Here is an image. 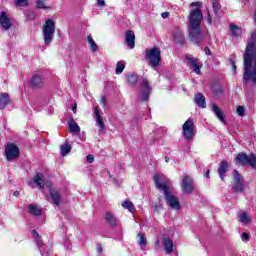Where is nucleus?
<instances>
[{"label": "nucleus", "mask_w": 256, "mask_h": 256, "mask_svg": "<svg viewBox=\"0 0 256 256\" xmlns=\"http://www.w3.org/2000/svg\"><path fill=\"white\" fill-rule=\"evenodd\" d=\"M243 81L256 85V30L248 38V44L243 56Z\"/></svg>", "instance_id": "obj_1"}, {"label": "nucleus", "mask_w": 256, "mask_h": 256, "mask_svg": "<svg viewBox=\"0 0 256 256\" xmlns=\"http://www.w3.org/2000/svg\"><path fill=\"white\" fill-rule=\"evenodd\" d=\"M203 21V13L201 9L195 8L190 12L188 18V35L189 40L194 45H201L202 41H205L207 37V32H203L199 27H201V23Z\"/></svg>", "instance_id": "obj_2"}, {"label": "nucleus", "mask_w": 256, "mask_h": 256, "mask_svg": "<svg viewBox=\"0 0 256 256\" xmlns=\"http://www.w3.org/2000/svg\"><path fill=\"white\" fill-rule=\"evenodd\" d=\"M153 180L157 190L163 191L167 205L170 206L171 209L179 211L181 209V203L179 202V198L171 192V181L163 174L154 175Z\"/></svg>", "instance_id": "obj_3"}, {"label": "nucleus", "mask_w": 256, "mask_h": 256, "mask_svg": "<svg viewBox=\"0 0 256 256\" xmlns=\"http://www.w3.org/2000/svg\"><path fill=\"white\" fill-rule=\"evenodd\" d=\"M145 59L152 69L159 67V63H161V50L157 47L146 49Z\"/></svg>", "instance_id": "obj_4"}, {"label": "nucleus", "mask_w": 256, "mask_h": 256, "mask_svg": "<svg viewBox=\"0 0 256 256\" xmlns=\"http://www.w3.org/2000/svg\"><path fill=\"white\" fill-rule=\"evenodd\" d=\"M235 161L236 165H242L243 167L249 165L252 169H256V155L253 153L247 155L246 153L241 152L236 155Z\"/></svg>", "instance_id": "obj_5"}, {"label": "nucleus", "mask_w": 256, "mask_h": 256, "mask_svg": "<svg viewBox=\"0 0 256 256\" xmlns=\"http://www.w3.org/2000/svg\"><path fill=\"white\" fill-rule=\"evenodd\" d=\"M55 35V22L51 19L46 20L43 29V39L46 45H50L53 42Z\"/></svg>", "instance_id": "obj_6"}, {"label": "nucleus", "mask_w": 256, "mask_h": 256, "mask_svg": "<svg viewBox=\"0 0 256 256\" xmlns=\"http://www.w3.org/2000/svg\"><path fill=\"white\" fill-rule=\"evenodd\" d=\"M182 136L186 141H191L195 137V121L193 118H188L182 125Z\"/></svg>", "instance_id": "obj_7"}, {"label": "nucleus", "mask_w": 256, "mask_h": 256, "mask_svg": "<svg viewBox=\"0 0 256 256\" xmlns=\"http://www.w3.org/2000/svg\"><path fill=\"white\" fill-rule=\"evenodd\" d=\"M234 182L232 184L233 193H243L245 191V184L243 183V176L239 174V171H233Z\"/></svg>", "instance_id": "obj_8"}, {"label": "nucleus", "mask_w": 256, "mask_h": 256, "mask_svg": "<svg viewBox=\"0 0 256 256\" xmlns=\"http://www.w3.org/2000/svg\"><path fill=\"white\" fill-rule=\"evenodd\" d=\"M181 189L186 195H191L195 189L193 178L189 175H185L181 182Z\"/></svg>", "instance_id": "obj_9"}, {"label": "nucleus", "mask_w": 256, "mask_h": 256, "mask_svg": "<svg viewBox=\"0 0 256 256\" xmlns=\"http://www.w3.org/2000/svg\"><path fill=\"white\" fill-rule=\"evenodd\" d=\"M5 155L8 161L19 159V147L13 143H8L6 145Z\"/></svg>", "instance_id": "obj_10"}, {"label": "nucleus", "mask_w": 256, "mask_h": 256, "mask_svg": "<svg viewBox=\"0 0 256 256\" xmlns=\"http://www.w3.org/2000/svg\"><path fill=\"white\" fill-rule=\"evenodd\" d=\"M186 61H188L189 65L194 68L193 71L196 75H201V67H203V65L199 63V59L193 58L191 54H187Z\"/></svg>", "instance_id": "obj_11"}, {"label": "nucleus", "mask_w": 256, "mask_h": 256, "mask_svg": "<svg viewBox=\"0 0 256 256\" xmlns=\"http://www.w3.org/2000/svg\"><path fill=\"white\" fill-rule=\"evenodd\" d=\"M172 37L175 43H178L179 45H184L185 34L183 33V30H181V28L175 27L172 31Z\"/></svg>", "instance_id": "obj_12"}, {"label": "nucleus", "mask_w": 256, "mask_h": 256, "mask_svg": "<svg viewBox=\"0 0 256 256\" xmlns=\"http://www.w3.org/2000/svg\"><path fill=\"white\" fill-rule=\"evenodd\" d=\"M142 88V101H149V96L151 95L152 89L147 78H142Z\"/></svg>", "instance_id": "obj_13"}, {"label": "nucleus", "mask_w": 256, "mask_h": 256, "mask_svg": "<svg viewBox=\"0 0 256 256\" xmlns=\"http://www.w3.org/2000/svg\"><path fill=\"white\" fill-rule=\"evenodd\" d=\"M30 85L32 89H41L45 85V79L41 75L35 74L30 81Z\"/></svg>", "instance_id": "obj_14"}, {"label": "nucleus", "mask_w": 256, "mask_h": 256, "mask_svg": "<svg viewBox=\"0 0 256 256\" xmlns=\"http://www.w3.org/2000/svg\"><path fill=\"white\" fill-rule=\"evenodd\" d=\"M94 114L96 115V125L99 127V133H105L107 131V126H105V122H103V117L99 113V107H95Z\"/></svg>", "instance_id": "obj_15"}, {"label": "nucleus", "mask_w": 256, "mask_h": 256, "mask_svg": "<svg viewBox=\"0 0 256 256\" xmlns=\"http://www.w3.org/2000/svg\"><path fill=\"white\" fill-rule=\"evenodd\" d=\"M0 25L3 29V31H9L11 29L12 24L11 20L9 19V16H7V12H1L0 14Z\"/></svg>", "instance_id": "obj_16"}, {"label": "nucleus", "mask_w": 256, "mask_h": 256, "mask_svg": "<svg viewBox=\"0 0 256 256\" xmlns=\"http://www.w3.org/2000/svg\"><path fill=\"white\" fill-rule=\"evenodd\" d=\"M125 43L129 49H135V32L133 30H127L125 32Z\"/></svg>", "instance_id": "obj_17"}, {"label": "nucleus", "mask_w": 256, "mask_h": 256, "mask_svg": "<svg viewBox=\"0 0 256 256\" xmlns=\"http://www.w3.org/2000/svg\"><path fill=\"white\" fill-rule=\"evenodd\" d=\"M227 171H229V164L227 163V161L223 160L220 163V167L218 168V173L221 181H225V173H227Z\"/></svg>", "instance_id": "obj_18"}, {"label": "nucleus", "mask_w": 256, "mask_h": 256, "mask_svg": "<svg viewBox=\"0 0 256 256\" xmlns=\"http://www.w3.org/2000/svg\"><path fill=\"white\" fill-rule=\"evenodd\" d=\"M105 219L112 229H115V227L119 225V223L117 222V218L111 212H106Z\"/></svg>", "instance_id": "obj_19"}, {"label": "nucleus", "mask_w": 256, "mask_h": 256, "mask_svg": "<svg viewBox=\"0 0 256 256\" xmlns=\"http://www.w3.org/2000/svg\"><path fill=\"white\" fill-rule=\"evenodd\" d=\"M211 107L214 115H216L219 121H221V123H226L225 116L223 115V111H221V108H219V106H217L215 103H212Z\"/></svg>", "instance_id": "obj_20"}, {"label": "nucleus", "mask_w": 256, "mask_h": 256, "mask_svg": "<svg viewBox=\"0 0 256 256\" xmlns=\"http://www.w3.org/2000/svg\"><path fill=\"white\" fill-rule=\"evenodd\" d=\"M163 245L166 255H171L173 253V240L171 238H164Z\"/></svg>", "instance_id": "obj_21"}, {"label": "nucleus", "mask_w": 256, "mask_h": 256, "mask_svg": "<svg viewBox=\"0 0 256 256\" xmlns=\"http://www.w3.org/2000/svg\"><path fill=\"white\" fill-rule=\"evenodd\" d=\"M194 101H195L196 105H198L200 107V109H205L207 107V102L205 100V96H203V94H201V93L196 94Z\"/></svg>", "instance_id": "obj_22"}, {"label": "nucleus", "mask_w": 256, "mask_h": 256, "mask_svg": "<svg viewBox=\"0 0 256 256\" xmlns=\"http://www.w3.org/2000/svg\"><path fill=\"white\" fill-rule=\"evenodd\" d=\"M50 196L53 201V204L56 205V207H59V205H61V192L57 190H51Z\"/></svg>", "instance_id": "obj_23"}, {"label": "nucleus", "mask_w": 256, "mask_h": 256, "mask_svg": "<svg viewBox=\"0 0 256 256\" xmlns=\"http://www.w3.org/2000/svg\"><path fill=\"white\" fill-rule=\"evenodd\" d=\"M11 103V99L9 98V93H1L0 94V109H5L7 105Z\"/></svg>", "instance_id": "obj_24"}, {"label": "nucleus", "mask_w": 256, "mask_h": 256, "mask_svg": "<svg viewBox=\"0 0 256 256\" xmlns=\"http://www.w3.org/2000/svg\"><path fill=\"white\" fill-rule=\"evenodd\" d=\"M34 183H36L40 189H45V176L43 173H37L35 175Z\"/></svg>", "instance_id": "obj_25"}, {"label": "nucleus", "mask_w": 256, "mask_h": 256, "mask_svg": "<svg viewBox=\"0 0 256 256\" xmlns=\"http://www.w3.org/2000/svg\"><path fill=\"white\" fill-rule=\"evenodd\" d=\"M212 9L216 15V17H222L223 12L221 11V4L217 0H212Z\"/></svg>", "instance_id": "obj_26"}, {"label": "nucleus", "mask_w": 256, "mask_h": 256, "mask_svg": "<svg viewBox=\"0 0 256 256\" xmlns=\"http://www.w3.org/2000/svg\"><path fill=\"white\" fill-rule=\"evenodd\" d=\"M68 130L71 133H81V127H79V124H77V122H75V120H70L69 124H68Z\"/></svg>", "instance_id": "obj_27"}, {"label": "nucleus", "mask_w": 256, "mask_h": 256, "mask_svg": "<svg viewBox=\"0 0 256 256\" xmlns=\"http://www.w3.org/2000/svg\"><path fill=\"white\" fill-rule=\"evenodd\" d=\"M126 79H127L128 84H130L132 86L137 85V81H139V77L135 73H128L126 75Z\"/></svg>", "instance_id": "obj_28"}, {"label": "nucleus", "mask_w": 256, "mask_h": 256, "mask_svg": "<svg viewBox=\"0 0 256 256\" xmlns=\"http://www.w3.org/2000/svg\"><path fill=\"white\" fill-rule=\"evenodd\" d=\"M28 213H30V215H35L36 217H39L42 211L41 208L37 207V205L30 204L28 206Z\"/></svg>", "instance_id": "obj_29"}, {"label": "nucleus", "mask_w": 256, "mask_h": 256, "mask_svg": "<svg viewBox=\"0 0 256 256\" xmlns=\"http://www.w3.org/2000/svg\"><path fill=\"white\" fill-rule=\"evenodd\" d=\"M230 31L233 37H241V35H243V30L235 24L230 25Z\"/></svg>", "instance_id": "obj_30"}, {"label": "nucleus", "mask_w": 256, "mask_h": 256, "mask_svg": "<svg viewBox=\"0 0 256 256\" xmlns=\"http://www.w3.org/2000/svg\"><path fill=\"white\" fill-rule=\"evenodd\" d=\"M87 41L90 45V49L93 53H97L99 51V46H97V43H95V40H93V37L87 36Z\"/></svg>", "instance_id": "obj_31"}, {"label": "nucleus", "mask_w": 256, "mask_h": 256, "mask_svg": "<svg viewBox=\"0 0 256 256\" xmlns=\"http://www.w3.org/2000/svg\"><path fill=\"white\" fill-rule=\"evenodd\" d=\"M60 153L63 157L65 155H69L71 153V145L69 143H65L60 147Z\"/></svg>", "instance_id": "obj_32"}, {"label": "nucleus", "mask_w": 256, "mask_h": 256, "mask_svg": "<svg viewBox=\"0 0 256 256\" xmlns=\"http://www.w3.org/2000/svg\"><path fill=\"white\" fill-rule=\"evenodd\" d=\"M122 207L124 209H128V211H130V213H133V211H135V205H133V202L129 201V200H125L122 203Z\"/></svg>", "instance_id": "obj_33"}, {"label": "nucleus", "mask_w": 256, "mask_h": 256, "mask_svg": "<svg viewBox=\"0 0 256 256\" xmlns=\"http://www.w3.org/2000/svg\"><path fill=\"white\" fill-rule=\"evenodd\" d=\"M138 238V245H140V247H145L147 245V238H145V234L139 232Z\"/></svg>", "instance_id": "obj_34"}, {"label": "nucleus", "mask_w": 256, "mask_h": 256, "mask_svg": "<svg viewBox=\"0 0 256 256\" xmlns=\"http://www.w3.org/2000/svg\"><path fill=\"white\" fill-rule=\"evenodd\" d=\"M124 69H125V63H123L121 61L118 62L116 64V75H121V73H123Z\"/></svg>", "instance_id": "obj_35"}, {"label": "nucleus", "mask_w": 256, "mask_h": 256, "mask_svg": "<svg viewBox=\"0 0 256 256\" xmlns=\"http://www.w3.org/2000/svg\"><path fill=\"white\" fill-rule=\"evenodd\" d=\"M240 221L244 224L247 225V223H249V221H251L249 219V216L247 215V212H240Z\"/></svg>", "instance_id": "obj_36"}, {"label": "nucleus", "mask_w": 256, "mask_h": 256, "mask_svg": "<svg viewBox=\"0 0 256 256\" xmlns=\"http://www.w3.org/2000/svg\"><path fill=\"white\" fill-rule=\"evenodd\" d=\"M14 5L16 7H27V5H29V1L28 0H15Z\"/></svg>", "instance_id": "obj_37"}, {"label": "nucleus", "mask_w": 256, "mask_h": 256, "mask_svg": "<svg viewBox=\"0 0 256 256\" xmlns=\"http://www.w3.org/2000/svg\"><path fill=\"white\" fill-rule=\"evenodd\" d=\"M46 0H38L36 1V7L37 9H49V7H47V5L45 4Z\"/></svg>", "instance_id": "obj_38"}, {"label": "nucleus", "mask_w": 256, "mask_h": 256, "mask_svg": "<svg viewBox=\"0 0 256 256\" xmlns=\"http://www.w3.org/2000/svg\"><path fill=\"white\" fill-rule=\"evenodd\" d=\"M236 111L237 114L240 115V117H243V115H245V107L243 106H238Z\"/></svg>", "instance_id": "obj_39"}, {"label": "nucleus", "mask_w": 256, "mask_h": 256, "mask_svg": "<svg viewBox=\"0 0 256 256\" xmlns=\"http://www.w3.org/2000/svg\"><path fill=\"white\" fill-rule=\"evenodd\" d=\"M214 94L223 95V88L221 86L217 87L216 89H214Z\"/></svg>", "instance_id": "obj_40"}, {"label": "nucleus", "mask_w": 256, "mask_h": 256, "mask_svg": "<svg viewBox=\"0 0 256 256\" xmlns=\"http://www.w3.org/2000/svg\"><path fill=\"white\" fill-rule=\"evenodd\" d=\"M26 17H27L28 19H31V20L35 19V17H36L35 12H28V13L26 14Z\"/></svg>", "instance_id": "obj_41"}, {"label": "nucleus", "mask_w": 256, "mask_h": 256, "mask_svg": "<svg viewBox=\"0 0 256 256\" xmlns=\"http://www.w3.org/2000/svg\"><path fill=\"white\" fill-rule=\"evenodd\" d=\"M86 161H88V163H93V161H95V157L93 155L89 154L86 157Z\"/></svg>", "instance_id": "obj_42"}, {"label": "nucleus", "mask_w": 256, "mask_h": 256, "mask_svg": "<svg viewBox=\"0 0 256 256\" xmlns=\"http://www.w3.org/2000/svg\"><path fill=\"white\" fill-rule=\"evenodd\" d=\"M36 244H37V247L41 248L43 247V240L40 238H36Z\"/></svg>", "instance_id": "obj_43"}, {"label": "nucleus", "mask_w": 256, "mask_h": 256, "mask_svg": "<svg viewBox=\"0 0 256 256\" xmlns=\"http://www.w3.org/2000/svg\"><path fill=\"white\" fill-rule=\"evenodd\" d=\"M230 63L232 65V69H233L234 73H237V66L235 65V61L230 59Z\"/></svg>", "instance_id": "obj_44"}, {"label": "nucleus", "mask_w": 256, "mask_h": 256, "mask_svg": "<svg viewBox=\"0 0 256 256\" xmlns=\"http://www.w3.org/2000/svg\"><path fill=\"white\" fill-rule=\"evenodd\" d=\"M241 239L242 241H249V234L244 232L241 236Z\"/></svg>", "instance_id": "obj_45"}, {"label": "nucleus", "mask_w": 256, "mask_h": 256, "mask_svg": "<svg viewBox=\"0 0 256 256\" xmlns=\"http://www.w3.org/2000/svg\"><path fill=\"white\" fill-rule=\"evenodd\" d=\"M96 249H97L98 253H103V246L101 244H97Z\"/></svg>", "instance_id": "obj_46"}, {"label": "nucleus", "mask_w": 256, "mask_h": 256, "mask_svg": "<svg viewBox=\"0 0 256 256\" xmlns=\"http://www.w3.org/2000/svg\"><path fill=\"white\" fill-rule=\"evenodd\" d=\"M99 7H105V0H97Z\"/></svg>", "instance_id": "obj_47"}, {"label": "nucleus", "mask_w": 256, "mask_h": 256, "mask_svg": "<svg viewBox=\"0 0 256 256\" xmlns=\"http://www.w3.org/2000/svg\"><path fill=\"white\" fill-rule=\"evenodd\" d=\"M101 104L104 105V107L107 105V98H105V96L101 98Z\"/></svg>", "instance_id": "obj_48"}, {"label": "nucleus", "mask_w": 256, "mask_h": 256, "mask_svg": "<svg viewBox=\"0 0 256 256\" xmlns=\"http://www.w3.org/2000/svg\"><path fill=\"white\" fill-rule=\"evenodd\" d=\"M33 237H36V239H39L41 236H39V233L36 232V230H32Z\"/></svg>", "instance_id": "obj_49"}, {"label": "nucleus", "mask_w": 256, "mask_h": 256, "mask_svg": "<svg viewBox=\"0 0 256 256\" xmlns=\"http://www.w3.org/2000/svg\"><path fill=\"white\" fill-rule=\"evenodd\" d=\"M204 53H205L206 55H211V49H209V47H205V48H204Z\"/></svg>", "instance_id": "obj_50"}, {"label": "nucleus", "mask_w": 256, "mask_h": 256, "mask_svg": "<svg viewBox=\"0 0 256 256\" xmlns=\"http://www.w3.org/2000/svg\"><path fill=\"white\" fill-rule=\"evenodd\" d=\"M199 5H201L200 2H192V3L190 4V7H199Z\"/></svg>", "instance_id": "obj_51"}, {"label": "nucleus", "mask_w": 256, "mask_h": 256, "mask_svg": "<svg viewBox=\"0 0 256 256\" xmlns=\"http://www.w3.org/2000/svg\"><path fill=\"white\" fill-rule=\"evenodd\" d=\"M161 17H162V19H167V17H169V12H163L161 14Z\"/></svg>", "instance_id": "obj_52"}, {"label": "nucleus", "mask_w": 256, "mask_h": 256, "mask_svg": "<svg viewBox=\"0 0 256 256\" xmlns=\"http://www.w3.org/2000/svg\"><path fill=\"white\" fill-rule=\"evenodd\" d=\"M207 21H208V24L211 25V23H212L211 12H208Z\"/></svg>", "instance_id": "obj_53"}, {"label": "nucleus", "mask_w": 256, "mask_h": 256, "mask_svg": "<svg viewBox=\"0 0 256 256\" xmlns=\"http://www.w3.org/2000/svg\"><path fill=\"white\" fill-rule=\"evenodd\" d=\"M72 111L73 113H77V104L72 105Z\"/></svg>", "instance_id": "obj_54"}, {"label": "nucleus", "mask_w": 256, "mask_h": 256, "mask_svg": "<svg viewBox=\"0 0 256 256\" xmlns=\"http://www.w3.org/2000/svg\"><path fill=\"white\" fill-rule=\"evenodd\" d=\"M209 173H210V171L207 170L206 173H205V175H204V177H206L207 179H209Z\"/></svg>", "instance_id": "obj_55"}, {"label": "nucleus", "mask_w": 256, "mask_h": 256, "mask_svg": "<svg viewBox=\"0 0 256 256\" xmlns=\"http://www.w3.org/2000/svg\"><path fill=\"white\" fill-rule=\"evenodd\" d=\"M169 161H170L169 156H166V157H165V162H166V163H169Z\"/></svg>", "instance_id": "obj_56"}, {"label": "nucleus", "mask_w": 256, "mask_h": 256, "mask_svg": "<svg viewBox=\"0 0 256 256\" xmlns=\"http://www.w3.org/2000/svg\"><path fill=\"white\" fill-rule=\"evenodd\" d=\"M14 195L17 197V195H19V191L14 192Z\"/></svg>", "instance_id": "obj_57"}, {"label": "nucleus", "mask_w": 256, "mask_h": 256, "mask_svg": "<svg viewBox=\"0 0 256 256\" xmlns=\"http://www.w3.org/2000/svg\"><path fill=\"white\" fill-rule=\"evenodd\" d=\"M156 245H159V240L156 241Z\"/></svg>", "instance_id": "obj_58"}]
</instances>
